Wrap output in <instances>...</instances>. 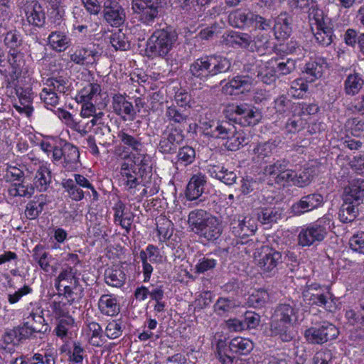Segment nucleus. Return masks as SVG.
<instances>
[{
  "label": "nucleus",
  "instance_id": "f257e3e1",
  "mask_svg": "<svg viewBox=\"0 0 364 364\" xmlns=\"http://www.w3.org/2000/svg\"><path fill=\"white\" fill-rule=\"evenodd\" d=\"M200 127L204 136L225 141L223 144L228 151H235L247 142L244 134L237 132L235 125L228 120L210 119L208 114L200 118Z\"/></svg>",
  "mask_w": 364,
  "mask_h": 364
},
{
  "label": "nucleus",
  "instance_id": "f03ea898",
  "mask_svg": "<svg viewBox=\"0 0 364 364\" xmlns=\"http://www.w3.org/2000/svg\"><path fill=\"white\" fill-rule=\"evenodd\" d=\"M230 68V60L223 55H203L189 65L188 74L192 80L202 83L218 75L228 72Z\"/></svg>",
  "mask_w": 364,
  "mask_h": 364
},
{
  "label": "nucleus",
  "instance_id": "7ed1b4c3",
  "mask_svg": "<svg viewBox=\"0 0 364 364\" xmlns=\"http://www.w3.org/2000/svg\"><path fill=\"white\" fill-rule=\"evenodd\" d=\"M253 348V343L246 338L235 337L229 343L220 339L214 350L215 358L220 364H244L242 360L235 354L247 355Z\"/></svg>",
  "mask_w": 364,
  "mask_h": 364
},
{
  "label": "nucleus",
  "instance_id": "20e7f679",
  "mask_svg": "<svg viewBox=\"0 0 364 364\" xmlns=\"http://www.w3.org/2000/svg\"><path fill=\"white\" fill-rule=\"evenodd\" d=\"M178 37L176 30L171 26L156 29L146 41L147 56L165 58L176 44Z\"/></svg>",
  "mask_w": 364,
  "mask_h": 364
},
{
  "label": "nucleus",
  "instance_id": "39448f33",
  "mask_svg": "<svg viewBox=\"0 0 364 364\" xmlns=\"http://www.w3.org/2000/svg\"><path fill=\"white\" fill-rule=\"evenodd\" d=\"M151 162V157L148 155H134L128 161L120 165V182L124 189L130 193L136 189L141 183L143 178L142 169Z\"/></svg>",
  "mask_w": 364,
  "mask_h": 364
},
{
  "label": "nucleus",
  "instance_id": "423d86ee",
  "mask_svg": "<svg viewBox=\"0 0 364 364\" xmlns=\"http://www.w3.org/2000/svg\"><path fill=\"white\" fill-rule=\"evenodd\" d=\"M333 217L326 214L315 222L303 228L298 235V244L309 247L322 242L333 228Z\"/></svg>",
  "mask_w": 364,
  "mask_h": 364
},
{
  "label": "nucleus",
  "instance_id": "0eeeda50",
  "mask_svg": "<svg viewBox=\"0 0 364 364\" xmlns=\"http://www.w3.org/2000/svg\"><path fill=\"white\" fill-rule=\"evenodd\" d=\"M220 218L229 223L230 231L235 237H247L252 235L257 228L254 219L239 214L232 206L225 208L220 213Z\"/></svg>",
  "mask_w": 364,
  "mask_h": 364
},
{
  "label": "nucleus",
  "instance_id": "6e6552de",
  "mask_svg": "<svg viewBox=\"0 0 364 364\" xmlns=\"http://www.w3.org/2000/svg\"><path fill=\"white\" fill-rule=\"evenodd\" d=\"M256 262L263 277H273L284 262L282 253L268 245L263 246L256 257Z\"/></svg>",
  "mask_w": 364,
  "mask_h": 364
},
{
  "label": "nucleus",
  "instance_id": "1a4fd4ad",
  "mask_svg": "<svg viewBox=\"0 0 364 364\" xmlns=\"http://www.w3.org/2000/svg\"><path fill=\"white\" fill-rule=\"evenodd\" d=\"M227 112L229 113L228 121L233 122L242 127L255 126L262 119L260 109L247 103L230 105Z\"/></svg>",
  "mask_w": 364,
  "mask_h": 364
},
{
  "label": "nucleus",
  "instance_id": "9d476101",
  "mask_svg": "<svg viewBox=\"0 0 364 364\" xmlns=\"http://www.w3.org/2000/svg\"><path fill=\"white\" fill-rule=\"evenodd\" d=\"M131 5L135 18L145 26H151L159 18L161 0H132Z\"/></svg>",
  "mask_w": 364,
  "mask_h": 364
},
{
  "label": "nucleus",
  "instance_id": "9b49d317",
  "mask_svg": "<svg viewBox=\"0 0 364 364\" xmlns=\"http://www.w3.org/2000/svg\"><path fill=\"white\" fill-rule=\"evenodd\" d=\"M185 139L183 130L177 126H166L162 131L158 144L159 151L164 154H176Z\"/></svg>",
  "mask_w": 364,
  "mask_h": 364
},
{
  "label": "nucleus",
  "instance_id": "f8f14e48",
  "mask_svg": "<svg viewBox=\"0 0 364 364\" xmlns=\"http://www.w3.org/2000/svg\"><path fill=\"white\" fill-rule=\"evenodd\" d=\"M339 334L336 326L325 321L318 325L307 328L304 332L306 341L311 344L322 345L336 339Z\"/></svg>",
  "mask_w": 364,
  "mask_h": 364
},
{
  "label": "nucleus",
  "instance_id": "ddd939ff",
  "mask_svg": "<svg viewBox=\"0 0 364 364\" xmlns=\"http://www.w3.org/2000/svg\"><path fill=\"white\" fill-rule=\"evenodd\" d=\"M139 258L142 264L144 282H148L154 271V267L151 264L162 263L164 257L157 246L153 244H149L145 250L140 251Z\"/></svg>",
  "mask_w": 364,
  "mask_h": 364
},
{
  "label": "nucleus",
  "instance_id": "4468645a",
  "mask_svg": "<svg viewBox=\"0 0 364 364\" xmlns=\"http://www.w3.org/2000/svg\"><path fill=\"white\" fill-rule=\"evenodd\" d=\"M87 178L82 174L74 173L72 178H63L61 186L67 193V196L72 200L78 202L82 200L85 196H91L89 191H84V183Z\"/></svg>",
  "mask_w": 364,
  "mask_h": 364
},
{
  "label": "nucleus",
  "instance_id": "2eb2a0df",
  "mask_svg": "<svg viewBox=\"0 0 364 364\" xmlns=\"http://www.w3.org/2000/svg\"><path fill=\"white\" fill-rule=\"evenodd\" d=\"M29 24L42 28L46 23V14L42 6L37 0H21L18 4Z\"/></svg>",
  "mask_w": 364,
  "mask_h": 364
},
{
  "label": "nucleus",
  "instance_id": "dca6fc26",
  "mask_svg": "<svg viewBox=\"0 0 364 364\" xmlns=\"http://www.w3.org/2000/svg\"><path fill=\"white\" fill-rule=\"evenodd\" d=\"M324 197L318 192L304 195L294 203L291 208V213L296 216H300L306 213L317 210L323 206Z\"/></svg>",
  "mask_w": 364,
  "mask_h": 364
},
{
  "label": "nucleus",
  "instance_id": "f3484780",
  "mask_svg": "<svg viewBox=\"0 0 364 364\" xmlns=\"http://www.w3.org/2000/svg\"><path fill=\"white\" fill-rule=\"evenodd\" d=\"M102 13L103 19L112 27L118 28L126 21L125 10L116 0H105Z\"/></svg>",
  "mask_w": 364,
  "mask_h": 364
},
{
  "label": "nucleus",
  "instance_id": "a211bd4d",
  "mask_svg": "<svg viewBox=\"0 0 364 364\" xmlns=\"http://www.w3.org/2000/svg\"><path fill=\"white\" fill-rule=\"evenodd\" d=\"M100 55L95 44H89L86 46H75L72 50L70 58V60L77 65L92 66L97 63Z\"/></svg>",
  "mask_w": 364,
  "mask_h": 364
},
{
  "label": "nucleus",
  "instance_id": "6ab92c4d",
  "mask_svg": "<svg viewBox=\"0 0 364 364\" xmlns=\"http://www.w3.org/2000/svg\"><path fill=\"white\" fill-rule=\"evenodd\" d=\"M112 107L113 112L119 116L123 121H134L137 112L132 102H129L127 97L122 94H115L112 97Z\"/></svg>",
  "mask_w": 364,
  "mask_h": 364
},
{
  "label": "nucleus",
  "instance_id": "aec40b11",
  "mask_svg": "<svg viewBox=\"0 0 364 364\" xmlns=\"http://www.w3.org/2000/svg\"><path fill=\"white\" fill-rule=\"evenodd\" d=\"M213 0H176V8L183 18L196 20L201 16L202 8Z\"/></svg>",
  "mask_w": 364,
  "mask_h": 364
},
{
  "label": "nucleus",
  "instance_id": "412c9836",
  "mask_svg": "<svg viewBox=\"0 0 364 364\" xmlns=\"http://www.w3.org/2000/svg\"><path fill=\"white\" fill-rule=\"evenodd\" d=\"M299 309L291 303L279 304L274 309L272 318L292 325L299 321Z\"/></svg>",
  "mask_w": 364,
  "mask_h": 364
},
{
  "label": "nucleus",
  "instance_id": "4be33fe9",
  "mask_svg": "<svg viewBox=\"0 0 364 364\" xmlns=\"http://www.w3.org/2000/svg\"><path fill=\"white\" fill-rule=\"evenodd\" d=\"M16 94L19 101V105H14L16 110L21 114H26L28 117H31L34 110L33 102L36 96L32 88L19 87L16 89Z\"/></svg>",
  "mask_w": 364,
  "mask_h": 364
},
{
  "label": "nucleus",
  "instance_id": "5701e85b",
  "mask_svg": "<svg viewBox=\"0 0 364 364\" xmlns=\"http://www.w3.org/2000/svg\"><path fill=\"white\" fill-rule=\"evenodd\" d=\"M207 184L206 176L202 173L193 174L190 178L186 190V197L188 200H196L199 199V202L203 201L200 198L204 192L205 187Z\"/></svg>",
  "mask_w": 364,
  "mask_h": 364
},
{
  "label": "nucleus",
  "instance_id": "b1692460",
  "mask_svg": "<svg viewBox=\"0 0 364 364\" xmlns=\"http://www.w3.org/2000/svg\"><path fill=\"white\" fill-rule=\"evenodd\" d=\"M328 68L326 59L323 57L311 58L304 67L303 73L309 82H314L321 78Z\"/></svg>",
  "mask_w": 364,
  "mask_h": 364
},
{
  "label": "nucleus",
  "instance_id": "393cba45",
  "mask_svg": "<svg viewBox=\"0 0 364 364\" xmlns=\"http://www.w3.org/2000/svg\"><path fill=\"white\" fill-rule=\"evenodd\" d=\"M253 80L247 75H237L231 79L223 87V92L225 95H238L250 90Z\"/></svg>",
  "mask_w": 364,
  "mask_h": 364
},
{
  "label": "nucleus",
  "instance_id": "a878e982",
  "mask_svg": "<svg viewBox=\"0 0 364 364\" xmlns=\"http://www.w3.org/2000/svg\"><path fill=\"white\" fill-rule=\"evenodd\" d=\"M191 112L187 110L185 107H179L173 105H167L164 117L166 122L169 124L168 126L183 125L189 119Z\"/></svg>",
  "mask_w": 364,
  "mask_h": 364
},
{
  "label": "nucleus",
  "instance_id": "bb28decb",
  "mask_svg": "<svg viewBox=\"0 0 364 364\" xmlns=\"http://www.w3.org/2000/svg\"><path fill=\"white\" fill-rule=\"evenodd\" d=\"M291 18L286 12L281 13L274 20L272 30L278 41L287 39L291 33Z\"/></svg>",
  "mask_w": 364,
  "mask_h": 364
},
{
  "label": "nucleus",
  "instance_id": "cd10ccee",
  "mask_svg": "<svg viewBox=\"0 0 364 364\" xmlns=\"http://www.w3.org/2000/svg\"><path fill=\"white\" fill-rule=\"evenodd\" d=\"M124 267L120 264H114L105 270V282L110 287L120 288L126 282Z\"/></svg>",
  "mask_w": 364,
  "mask_h": 364
},
{
  "label": "nucleus",
  "instance_id": "c85d7f7f",
  "mask_svg": "<svg viewBox=\"0 0 364 364\" xmlns=\"http://www.w3.org/2000/svg\"><path fill=\"white\" fill-rule=\"evenodd\" d=\"M294 325L284 323L271 318L270 336L277 337L283 342H289L293 340L294 335L291 328Z\"/></svg>",
  "mask_w": 364,
  "mask_h": 364
},
{
  "label": "nucleus",
  "instance_id": "c756f323",
  "mask_svg": "<svg viewBox=\"0 0 364 364\" xmlns=\"http://www.w3.org/2000/svg\"><path fill=\"white\" fill-rule=\"evenodd\" d=\"M222 232L223 228L220 221L217 217L213 215L206 221V223L197 235L208 241L215 242L220 237Z\"/></svg>",
  "mask_w": 364,
  "mask_h": 364
},
{
  "label": "nucleus",
  "instance_id": "7c9ffc66",
  "mask_svg": "<svg viewBox=\"0 0 364 364\" xmlns=\"http://www.w3.org/2000/svg\"><path fill=\"white\" fill-rule=\"evenodd\" d=\"M100 312L105 316H114L120 312L117 298L112 294H102L97 303Z\"/></svg>",
  "mask_w": 364,
  "mask_h": 364
},
{
  "label": "nucleus",
  "instance_id": "2f4dec72",
  "mask_svg": "<svg viewBox=\"0 0 364 364\" xmlns=\"http://www.w3.org/2000/svg\"><path fill=\"white\" fill-rule=\"evenodd\" d=\"M343 200L350 201L357 205L363 202L364 199V180L358 179L350 183L345 189Z\"/></svg>",
  "mask_w": 364,
  "mask_h": 364
},
{
  "label": "nucleus",
  "instance_id": "473e14b6",
  "mask_svg": "<svg viewBox=\"0 0 364 364\" xmlns=\"http://www.w3.org/2000/svg\"><path fill=\"white\" fill-rule=\"evenodd\" d=\"M80 164V152L77 146L64 142V155L63 166L68 171L77 169Z\"/></svg>",
  "mask_w": 364,
  "mask_h": 364
},
{
  "label": "nucleus",
  "instance_id": "72a5a7b5",
  "mask_svg": "<svg viewBox=\"0 0 364 364\" xmlns=\"http://www.w3.org/2000/svg\"><path fill=\"white\" fill-rule=\"evenodd\" d=\"M225 43L233 48L249 49L251 44V36L247 33L230 31L223 35Z\"/></svg>",
  "mask_w": 364,
  "mask_h": 364
},
{
  "label": "nucleus",
  "instance_id": "f704fd0d",
  "mask_svg": "<svg viewBox=\"0 0 364 364\" xmlns=\"http://www.w3.org/2000/svg\"><path fill=\"white\" fill-rule=\"evenodd\" d=\"M213 215L203 209H196L191 210L188 216V224L189 228L197 233L206 223V221L210 219Z\"/></svg>",
  "mask_w": 364,
  "mask_h": 364
},
{
  "label": "nucleus",
  "instance_id": "c9c22d12",
  "mask_svg": "<svg viewBox=\"0 0 364 364\" xmlns=\"http://www.w3.org/2000/svg\"><path fill=\"white\" fill-rule=\"evenodd\" d=\"M271 35L268 32H259L254 38L251 37L250 50L257 52L260 55L266 54L272 48Z\"/></svg>",
  "mask_w": 364,
  "mask_h": 364
},
{
  "label": "nucleus",
  "instance_id": "e433bc0d",
  "mask_svg": "<svg viewBox=\"0 0 364 364\" xmlns=\"http://www.w3.org/2000/svg\"><path fill=\"white\" fill-rule=\"evenodd\" d=\"M277 145L274 141L260 142L252 149L253 161L257 163L267 162L272 156Z\"/></svg>",
  "mask_w": 364,
  "mask_h": 364
},
{
  "label": "nucleus",
  "instance_id": "4c0bfd02",
  "mask_svg": "<svg viewBox=\"0 0 364 364\" xmlns=\"http://www.w3.org/2000/svg\"><path fill=\"white\" fill-rule=\"evenodd\" d=\"M73 284L74 286L80 285V279L77 277V269L74 267L65 264L55 279V288Z\"/></svg>",
  "mask_w": 364,
  "mask_h": 364
},
{
  "label": "nucleus",
  "instance_id": "58836bf2",
  "mask_svg": "<svg viewBox=\"0 0 364 364\" xmlns=\"http://www.w3.org/2000/svg\"><path fill=\"white\" fill-rule=\"evenodd\" d=\"M22 342L16 327L6 331L0 340V349L13 353Z\"/></svg>",
  "mask_w": 364,
  "mask_h": 364
},
{
  "label": "nucleus",
  "instance_id": "ea45409f",
  "mask_svg": "<svg viewBox=\"0 0 364 364\" xmlns=\"http://www.w3.org/2000/svg\"><path fill=\"white\" fill-rule=\"evenodd\" d=\"M303 297L304 301L309 305H316L326 309L329 308V299L331 294L327 289H324L317 292H311L309 291H304L303 292Z\"/></svg>",
  "mask_w": 364,
  "mask_h": 364
},
{
  "label": "nucleus",
  "instance_id": "a19ab883",
  "mask_svg": "<svg viewBox=\"0 0 364 364\" xmlns=\"http://www.w3.org/2000/svg\"><path fill=\"white\" fill-rule=\"evenodd\" d=\"M142 179L140 185L145 187V191L149 193V196L156 194L159 191V182L160 180L153 174L152 172V164L149 162V165L145 166L142 169Z\"/></svg>",
  "mask_w": 364,
  "mask_h": 364
},
{
  "label": "nucleus",
  "instance_id": "79ce46f5",
  "mask_svg": "<svg viewBox=\"0 0 364 364\" xmlns=\"http://www.w3.org/2000/svg\"><path fill=\"white\" fill-rule=\"evenodd\" d=\"M4 36L3 43L9 51H15L23 45V38L22 34L17 29L9 28L7 25L6 31H3L1 37Z\"/></svg>",
  "mask_w": 364,
  "mask_h": 364
},
{
  "label": "nucleus",
  "instance_id": "37998d69",
  "mask_svg": "<svg viewBox=\"0 0 364 364\" xmlns=\"http://www.w3.org/2000/svg\"><path fill=\"white\" fill-rule=\"evenodd\" d=\"M52 182L50 168L46 165H41L36 172L33 185L40 192L46 191Z\"/></svg>",
  "mask_w": 364,
  "mask_h": 364
},
{
  "label": "nucleus",
  "instance_id": "c03bdc74",
  "mask_svg": "<svg viewBox=\"0 0 364 364\" xmlns=\"http://www.w3.org/2000/svg\"><path fill=\"white\" fill-rule=\"evenodd\" d=\"M252 11L236 9L230 13L228 22L232 27L245 29L250 27Z\"/></svg>",
  "mask_w": 364,
  "mask_h": 364
},
{
  "label": "nucleus",
  "instance_id": "a18cd8bd",
  "mask_svg": "<svg viewBox=\"0 0 364 364\" xmlns=\"http://www.w3.org/2000/svg\"><path fill=\"white\" fill-rule=\"evenodd\" d=\"M267 64L277 75H286L291 73L296 68V61L291 58L286 60L278 58H272Z\"/></svg>",
  "mask_w": 364,
  "mask_h": 364
},
{
  "label": "nucleus",
  "instance_id": "49530a36",
  "mask_svg": "<svg viewBox=\"0 0 364 364\" xmlns=\"http://www.w3.org/2000/svg\"><path fill=\"white\" fill-rule=\"evenodd\" d=\"M283 214L282 210L277 206L262 207L257 213L258 220L262 224H272L281 219Z\"/></svg>",
  "mask_w": 364,
  "mask_h": 364
},
{
  "label": "nucleus",
  "instance_id": "de8ad7c7",
  "mask_svg": "<svg viewBox=\"0 0 364 364\" xmlns=\"http://www.w3.org/2000/svg\"><path fill=\"white\" fill-rule=\"evenodd\" d=\"M48 39L52 49L57 52H63L70 46V38L63 31L51 32Z\"/></svg>",
  "mask_w": 364,
  "mask_h": 364
},
{
  "label": "nucleus",
  "instance_id": "09e8293b",
  "mask_svg": "<svg viewBox=\"0 0 364 364\" xmlns=\"http://www.w3.org/2000/svg\"><path fill=\"white\" fill-rule=\"evenodd\" d=\"M316 31L314 33V37L317 43L322 46L331 45L333 42V37H335L331 22L326 21L325 25L323 24L321 26H316Z\"/></svg>",
  "mask_w": 364,
  "mask_h": 364
},
{
  "label": "nucleus",
  "instance_id": "8fccbe9b",
  "mask_svg": "<svg viewBox=\"0 0 364 364\" xmlns=\"http://www.w3.org/2000/svg\"><path fill=\"white\" fill-rule=\"evenodd\" d=\"M364 85V80L358 73L350 74L344 82V90L348 95L358 94Z\"/></svg>",
  "mask_w": 364,
  "mask_h": 364
},
{
  "label": "nucleus",
  "instance_id": "3c124183",
  "mask_svg": "<svg viewBox=\"0 0 364 364\" xmlns=\"http://www.w3.org/2000/svg\"><path fill=\"white\" fill-rule=\"evenodd\" d=\"M101 91L100 84L96 82L88 83L79 91L76 100L77 102L92 101L100 95Z\"/></svg>",
  "mask_w": 364,
  "mask_h": 364
},
{
  "label": "nucleus",
  "instance_id": "603ef678",
  "mask_svg": "<svg viewBox=\"0 0 364 364\" xmlns=\"http://www.w3.org/2000/svg\"><path fill=\"white\" fill-rule=\"evenodd\" d=\"M357 205L350 202L345 201L341 205L338 212V218L343 223H351L355 220L358 215V209Z\"/></svg>",
  "mask_w": 364,
  "mask_h": 364
},
{
  "label": "nucleus",
  "instance_id": "864d4df0",
  "mask_svg": "<svg viewBox=\"0 0 364 364\" xmlns=\"http://www.w3.org/2000/svg\"><path fill=\"white\" fill-rule=\"evenodd\" d=\"M24 53L19 50L9 51L8 62L12 68V72L16 75L21 74L26 66Z\"/></svg>",
  "mask_w": 364,
  "mask_h": 364
},
{
  "label": "nucleus",
  "instance_id": "5fc2aeb1",
  "mask_svg": "<svg viewBox=\"0 0 364 364\" xmlns=\"http://www.w3.org/2000/svg\"><path fill=\"white\" fill-rule=\"evenodd\" d=\"M289 166V161L287 159H280L273 164L266 166L264 168V173L265 175L274 178V181H276Z\"/></svg>",
  "mask_w": 364,
  "mask_h": 364
},
{
  "label": "nucleus",
  "instance_id": "6e6d98bb",
  "mask_svg": "<svg viewBox=\"0 0 364 364\" xmlns=\"http://www.w3.org/2000/svg\"><path fill=\"white\" fill-rule=\"evenodd\" d=\"M309 82L306 78H297L291 82L290 87L288 90V94L294 98H304L309 90Z\"/></svg>",
  "mask_w": 364,
  "mask_h": 364
},
{
  "label": "nucleus",
  "instance_id": "4d7b16f0",
  "mask_svg": "<svg viewBox=\"0 0 364 364\" xmlns=\"http://www.w3.org/2000/svg\"><path fill=\"white\" fill-rule=\"evenodd\" d=\"M270 295L265 289L255 291L248 298L247 303L250 306L260 309L266 306L269 301Z\"/></svg>",
  "mask_w": 364,
  "mask_h": 364
},
{
  "label": "nucleus",
  "instance_id": "13d9d810",
  "mask_svg": "<svg viewBox=\"0 0 364 364\" xmlns=\"http://www.w3.org/2000/svg\"><path fill=\"white\" fill-rule=\"evenodd\" d=\"M117 137L120 139L122 144L125 148L134 151H140L142 148V143L140 138L135 137L128 134L124 129L119 131Z\"/></svg>",
  "mask_w": 364,
  "mask_h": 364
},
{
  "label": "nucleus",
  "instance_id": "bf43d9fd",
  "mask_svg": "<svg viewBox=\"0 0 364 364\" xmlns=\"http://www.w3.org/2000/svg\"><path fill=\"white\" fill-rule=\"evenodd\" d=\"M218 264V259L212 254H207L199 257L195 264V272L197 274H204L208 271L213 270Z\"/></svg>",
  "mask_w": 364,
  "mask_h": 364
},
{
  "label": "nucleus",
  "instance_id": "052dcab7",
  "mask_svg": "<svg viewBox=\"0 0 364 364\" xmlns=\"http://www.w3.org/2000/svg\"><path fill=\"white\" fill-rule=\"evenodd\" d=\"M46 85L56 93L67 94L70 90L69 81L63 76L49 77L46 80Z\"/></svg>",
  "mask_w": 364,
  "mask_h": 364
},
{
  "label": "nucleus",
  "instance_id": "680f3d73",
  "mask_svg": "<svg viewBox=\"0 0 364 364\" xmlns=\"http://www.w3.org/2000/svg\"><path fill=\"white\" fill-rule=\"evenodd\" d=\"M176 153L177 163L178 164L186 166L195 161L196 151L191 146H181Z\"/></svg>",
  "mask_w": 364,
  "mask_h": 364
},
{
  "label": "nucleus",
  "instance_id": "e2e57ef3",
  "mask_svg": "<svg viewBox=\"0 0 364 364\" xmlns=\"http://www.w3.org/2000/svg\"><path fill=\"white\" fill-rule=\"evenodd\" d=\"M296 103L293 102L287 95H281L274 100V108L277 113L285 114L293 112Z\"/></svg>",
  "mask_w": 364,
  "mask_h": 364
},
{
  "label": "nucleus",
  "instance_id": "0e129e2a",
  "mask_svg": "<svg viewBox=\"0 0 364 364\" xmlns=\"http://www.w3.org/2000/svg\"><path fill=\"white\" fill-rule=\"evenodd\" d=\"M75 320L72 316H65L58 319L54 329L55 335L64 341L68 338V331L74 326Z\"/></svg>",
  "mask_w": 364,
  "mask_h": 364
},
{
  "label": "nucleus",
  "instance_id": "69168bd1",
  "mask_svg": "<svg viewBox=\"0 0 364 364\" xmlns=\"http://www.w3.org/2000/svg\"><path fill=\"white\" fill-rule=\"evenodd\" d=\"M8 193L12 197H31L33 193V188L26 185L23 181L12 183L8 189Z\"/></svg>",
  "mask_w": 364,
  "mask_h": 364
},
{
  "label": "nucleus",
  "instance_id": "338daca9",
  "mask_svg": "<svg viewBox=\"0 0 364 364\" xmlns=\"http://www.w3.org/2000/svg\"><path fill=\"white\" fill-rule=\"evenodd\" d=\"M109 43L116 50H127L130 48L129 41L121 30L111 34Z\"/></svg>",
  "mask_w": 364,
  "mask_h": 364
},
{
  "label": "nucleus",
  "instance_id": "774afa93",
  "mask_svg": "<svg viewBox=\"0 0 364 364\" xmlns=\"http://www.w3.org/2000/svg\"><path fill=\"white\" fill-rule=\"evenodd\" d=\"M125 328V323L121 319H114L109 321L105 331V333L109 339L120 337Z\"/></svg>",
  "mask_w": 364,
  "mask_h": 364
}]
</instances>
